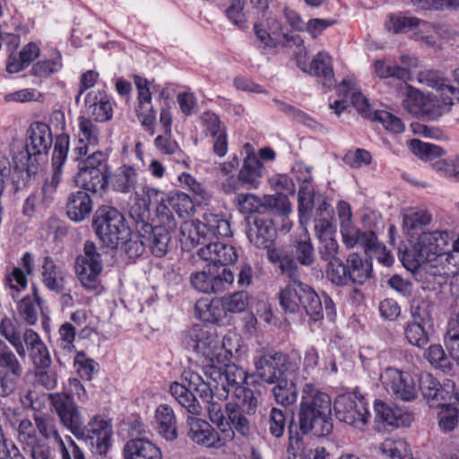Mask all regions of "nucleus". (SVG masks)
Listing matches in <instances>:
<instances>
[{"label":"nucleus","mask_w":459,"mask_h":459,"mask_svg":"<svg viewBox=\"0 0 459 459\" xmlns=\"http://www.w3.org/2000/svg\"><path fill=\"white\" fill-rule=\"evenodd\" d=\"M298 431L290 434L287 450L288 459H307L299 435L311 434L327 437L333 429L332 404L328 394L320 391L314 384L307 383L301 390V398L297 413ZM292 433V430H290Z\"/></svg>","instance_id":"obj_1"},{"label":"nucleus","mask_w":459,"mask_h":459,"mask_svg":"<svg viewBox=\"0 0 459 459\" xmlns=\"http://www.w3.org/2000/svg\"><path fill=\"white\" fill-rule=\"evenodd\" d=\"M169 391L175 400L192 415L186 418V436L192 442L206 448L221 449L234 440L235 434L230 426L216 430L206 420L194 417L201 415L203 408L189 388L175 382Z\"/></svg>","instance_id":"obj_2"},{"label":"nucleus","mask_w":459,"mask_h":459,"mask_svg":"<svg viewBox=\"0 0 459 459\" xmlns=\"http://www.w3.org/2000/svg\"><path fill=\"white\" fill-rule=\"evenodd\" d=\"M449 240L450 236L446 230L422 232L413 248L416 258L410 260V255H405L403 259V265L411 272L425 265L429 274L430 271L451 265L453 255L445 251Z\"/></svg>","instance_id":"obj_3"},{"label":"nucleus","mask_w":459,"mask_h":459,"mask_svg":"<svg viewBox=\"0 0 459 459\" xmlns=\"http://www.w3.org/2000/svg\"><path fill=\"white\" fill-rule=\"evenodd\" d=\"M156 220L155 226L150 224L148 220L134 221V229L138 237L145 239L146 247L152 254L162 257L169 251L171 232L176 230L177 221L164 206L156 208Z\"/></svg>","instance_id":"obj_4"},{"label":"nucleus","mask_w":459,"mask_h":459,"mask_svg":"<svg viewBox=\"0 0 459 459\" xmlns=\"http://www.w3.org/2000/svg\"><path fill=\"white\" fill-rule=\"evenodd\" d=\"M93 227L101 242L110 248H117L131 236L123 214L110 206L97 210Z\"/></svg>","instance_id":"obj_5"},{"label":"nucleus","mask_w":459,"mask_h":459,"mask_svg":"<svg viewBox=\"0 0 459 459\" xmlns=\"http://www.w3.org/2000/svg\"><path fill=\"white\" fill-rule=\"evenodd\" d=\"M371 276V263L356 253L349 255L345 263L333 262L326 270L327 279L337 286L363 285Z\"/></svg>","instance_id":"obj_6"},{"label":"nucleus","mask_w":459,"mask_h":459,"mask_svg":"<svg viewBox=\"0 0 459 459\" xmlns=\"http://www.w3.org/2000/svg\"><path fill=\"white\" fill-rule=\"evenodd\" d=\"M253 364L254 375L269 385L298 368L296 364L291 363L287 354L273 350L257 351L253 358Z\"/></svg>","instance_id":"obj_7"},{"label":"nucleus","mask_w":459,"mask_h":459,"mask_svg":"<svg viewBox=\"0 0 459 459\" xmlns=\"http://www.w3.org/2000/svg\"><path fill=\"white\" fill-rule=\"evenodd\" d=\"M0 334L13 347L21 359H24L43 342L33 329L23 327L18 321L9 317L2 319Z\"/></svg>","instance_id":"obj_8"},{"label":"nucleus","mask_w":459,"mask_h":459,"mask_svg":"<svg viewBox=\"0 0 459 459\" xmlns=\"http://www.w3.org/2000/svg\"><path fill=\"white\" fill-rule=\"evenodd\" d=\"M189 281L192 287L199 292L218 293L232 285L234 274L227 267L207 264L203 270L192 273Z\"/></svg>","instance_id":"obj_9"},{"label":"nucleus","mask_w":459,"mask_h":459,"mask_svg":"<svg viewBox=\"0 0 459 459\" xmlns=\"http://www.w3.org/2000/svg\"><path fill=\"white\" fill-rule=\"evenodd\" d=\"M77 438L90 443L92 452L106 455L111 446L113 426L111 420L104 414L91 416L86 424H83Z\"/></svg>","instance_id":"obj_10"},{"label":"nucleus","mask_w":459,"mask_h":459,"mask_svg":"<svg viewBox=\"0 0 459 459\" xmlns=\"http://www.w3.org/2000/svg\"><path fill=\"white\" fill-rule=\"evenodd\" d=\"M204 376L213 383V389L221 392L220 395L226 398L230 392L241 387L247 380V373L235 364L223 366L209 365L204 368Z\"/></svg>","instance_id":"obj_11"},{"label":"nucleus","mask_w":459,"mask_h":459,"mask_svg":"<svg viewBox=\"0 0 459 459\" xmlns=\"http://www.w3.org/2000/svg\"><path fill=\"white\" fill-rule=\"evenodd\" d=\"M69 150V137L62 134L56 136L54 152L52 156L53 172L50 178H48L41 189V204L48 207L53 201L56 189L62 178V167L66 160Z\"/></svg>","instance_id":"obj_12"},{"label":"nucleus","mask_w":459,"mask_h":459,"mask_svg":"<svg viewBox=\"0 0 459 459\" xmlns=\"http://www.w3.org/2000/svg\"><path fill=\"white\" fill-rule=\"evenodd\" d=\"M333 409L340 421L356 429H362L368 422L369 412L363 398L350 394L339 395Z\"/></svg>","instance_id":"obj_13"},{"label":"nucleus","mask_w":459,"mask_h":459,"mask_svg":"<svg viewBox=\"0 0 459 459\" xmlns=\"http://www.w3.org/2000/svg\"><path fill=\"white\" fill-rule=\"evenodd\" d=\"M48 397L61 424L78 437L82 433L83 420L74 398L65 393L49 394Z\"/></svg>","instance_id":"obj_14"},{"label":"nucleus","mask_w":459,"mask_h":459,"mask_svg":"<svg viewBox=\"0 0 459 459\" xmlns=\"http://www.w3.org/2000/svg\"><path fill=\"white\" fill-rule=\"evenodd\" d=\"M342 212L339 215L342 220L341 233L344 244L351 248L359 246L368 254L370 248H382L376 234L371 230L362 231L351 225V213L346 203L341 205Z\"/></svg>","instance_id":"obj_15"},{"label":"nucleus","mask_w":459,"mask_h":459,"mask_svg":"<svg viewBox=\"0 0 459 459\" xmlns=\"http://www.w3.org/2000/svg\"><path fill=\"white\" fill-rule=\"evenodd\" d=\"M380 379L386 392L396 399L409 402L417 396L414 380L407 372L387 368L380 375Z\"/></svg>","instance_id":"obj_16"},{"label":"nucleus","mask_w":459,"mask_h":459,"mask_svg":"<svg viewBox=\"0 0 459 459\" xmlns=\"http://www.w3.org/2000/svg\"><path fill=\"white\" fill-rule=\"evenodd\" d=\"M185 341L190 348L208 359L212 363H219V353L221 351V347L220 338L216 334L196 325L187 331Z\"/></svg>","instance_id":"obj_17"},{"label":"nucleus","mask_w":459,"mask_h":459,"mask_svg":"<svg viewBox=\"0 0 459 459\" xmlns=\"http://www.w3.org/2000/svg\"><path fill=\"white\" fill-rule=\"evenodd\" d=\"M386 28L394 33H403L414 30V28H418L421 32H430L429 35H421L426 45L435 47L437 44V31L435 26L432 23L421 21L416 17L402 14L391 15L389 21L386 22Z\"/></svg>","instance_id":"obj_18"},{"label":"nucleus","mask_w":459,"mask_h":459,"mask_svg":"<svg viewBox=\"0 0 459 459\" xmlns=\"http://www.w3.org/2000/svg\"><path fill=\"white\" fill-rule=\"evenodd\" d=\"M197 255L204 261L210 262L209 265H221L235 263L238 259L236 248L223 241L209 238L204 247L197 250Z\"/></svg>","instance_id":"obj_19"},{"label":"nucleus","mask_w":459,"mask_h":459,"mask_svg":"<svg viewBox=\"0 0 459 459\" xmlns=\"http://www.w3.org/2000/svg\"><path fill=\"white\" fill-rule=\"evenodd\" d=\"M338 94L341 99L330 104V108L334 109L337 115H340L348 104L352 105L362 116L368 115V100L356 87L355 82L343 80L338 87Z\"/></svg>","instance_id":"obj_20"},{"label":"nucleus","mask_w":459,"mask_h":459,"mask_svg":"<svg viewBox=\"0 0 459 459\" xmlns=\"http://www.w3.org/2000/svg\"><path fill=\"white\" fill-rule=\"evenodd\" d=\"M135 203L129 211L130 218L134 221L149 219V206L152 204H161L165 202L167 195L155 188L146 186H142L139 190L134 191Z\"/></svg>","instance_id":"obj_21"},{"label":"nucleus","mask_w":459,"mask_h":459,"mask_svg":"<svg viewBox=\"0 0 459 459\" xmlns=\"http://www.w3.org/2000/svg\"><path fill=\"white\" fill-rule=\"evenodd\" d=\"M247 236L251 244L258 248L272 249L276 237V230L271 219L255 217L248 223Z\"/></svg>","instance_id":"obj_22"},{"label":"nucleus","mask_w":459,"mask_h":459,"mask_svg":"<svg viewBox=\"0 0 459 459\" xmlns=\"http://www.w3.org/2000/svg\"><path fill=\"white\" fill-rule=\"evenodd\" d=\"M53 143L49 126L42 122H35L28 129L26 144L32 155L47 154Z\"/></svg>","instance_id":"obj_23"},{"label":"nucleus","mask_w":459,"mask_h":459,"mask_svg":"<svg viewBox=\"0 0 459 459\" xmlns=\"http://www.w3.org/2000/svg\"><path fill=\"white\" fill-rule=\"evenodd\" d=\"M100 131L98 126L89 118L79 117L78 143L74 149L75 160H79L94 149L99 143Z\"/></svg>","instance_id":"obj_24"},{"label":"nucleus","mask_w":459,"mask_h":459,"mask_svg":"<svg viewBox=\"0 0 459 459\" xmlns=\"http://www.w3.org/2000/svg\"><path fill=\"white\" fill-rule=\"evenodd\" d=\"M397 93L403 99V108L414 116L423 113H431V109L425 101L424 95L418 90L410 86L407 82L397 83Z\"/></svg>","instance_id":"obj_25"},{"label":"nucleus","mask_w":459,"mask_h":459,"mask_svg":"<svg viewBox=\"0 0 459 459\" xmlns=\"http://www.w3.org/2000/svg\"><path fill=\"white\" fill-rule=\"evenodd\" d=\"M124 459H161L158 446L145 437L127 440L123 447Z\"/></svg>","instance_id":"obj_26"},{"label":"nucleus","mask_w":459,"mask_h":459,"mask_svg":"<svg viewBox=\"0 0 459 459\" xmlns=\"http://www.w3.org/2000/svg\"><path fill=\"white\" fill-rule=\"evenodd\" d=\"M210 236L206 233L203 221H186L180 226V243L186 250L201 246L204 247Z\"/></svg>","instance_id":"obj_27"},{"label":"nucleus","mask_w":459,"mask_h":459,"mask_svg":"<svg viewBox=\"0 0 459 459\" xmlns=\"http://www.w3.org/2000/svg\"><path fill=\"white\" fill-rule=\"evenodd\" d=\"M195 313L199 319L210 323H220L227 317L223 301L218 299H198L195 305Z\"/></svg>","instance_id":"obj_28"},{"label":"nucleus","mask_w":459,"mask_h":459,"mask_svg":"<svg viewBox=\"0 0 459 459\" xmlns=\"http://www.w3.org/2000/svg\"><path fill=\"white\" fill-rule=\"evenodd\" d=\"M92 202L85 191L72 193L66 204L67 216L74 221H82L91 214Z\"/></svg>","instance_id":"obj_29"},{"label":"nucleus","mask_w":459,"mask_h":459,"mask_svg":"<svg viewBox=\"0 0 459 459\" xmlns=\"http://www.w3.org/2000/svg\"><path fill=\"white\" fill-rule=\"evenodd\" d=\"M306 73L321 78L323 83L328 88L334 85L332 58L326 52L317 53L308 64Z\"/></svg>","instance_id":"obj_30"},{"label":"nucleus","mask_w":459,"mask_h":459,"mask_svg":"<svg viewBox=\"0 0 459 459\" xmlns=\"http://www.w3.org/2000/svg\"><path fill=\"white\" fill-rule=\"evenodd\" d=\"M155 419L159 433L167 440L178 437L177 418L173 409L168 404H160L155 411Z\"/></svg>","instance_id":"obj_31"},{"label":"nucleus","mask_w":459,"mask_h":459,"mask_svg":"<svg viewBox=\"0 0 459 459\" xmlns=\"http://www.w3.org/2000/svg\"><path fill=\"white\" fill-rule=\"evenodd\" d=\"M303 285L302 281L294 279L279 292V303L285 313L300 312V295Z\"/></svg>","instance_id":"obj_32"},{"label":"nucleus","mask_w":459,"mask_h":459,"mask_svg":"<svg viewBox=\"0 0 459 459\" xmlns=\"http://www.w3.org/2000/svg\"><path fill=\"white\" fill-rule=\"evenodd\" d=\"M136 170L131 166H121L110 175L109 185L117 192L127 194L136 190L137 183Z\"/></svg>","instance_id":"obj_33"},{"label":"nucleus","mask_w":459,"mask_h":459,"mask_svg":"<svg viewBox=\"0 0 459 459\" xmlns=\"http://www.w3.org/2000/svg\"><path fill=\"white\" fill-rule=\"evenodd\" d=\"M40 53L39 46L34 42L25 45L19 53L12 52L9 56L6 69L9 73H18L30 65Z\"/></svg>","instance_id":"obj_34"},{"label":"nucleus","mask_w":459,"mask_h":459,"mask_svg":"<svg viewBox=\"0 0 459 459\" xmlns=\"http://www.w3.org/2000/svg\"><path fill=\"white\" fill-rule=\"evenodd\" d=\"M267 258L281 270V273L291 280L297 279L299 265L291 254L281 248H273L267 251Z\"/></svg>","instance_id":"obj_35"},{"label":"nucleus","mask_w":459,"mask_h":459,"mask_svg":"<svg viewBox=\"0 0 459 459\" xmlns=\"http://www.w3.org/2000/svg\"><path fill=\"white\" fill-rule=\"evenodd\" d=\"M108 169L78 172V182L86 191L101 194L109 184Z\"/></svg>","instance_id":"obj_36"},{"label":"nucleus","mask_w":459,"mask_h":459,"mask_svg":"<svg viewBox=\"0 0 459 459\" xmlns=\"http://www.w3.org/2000/svg\"><path fill=\"white\" fill-rule=\"evenodd\" d=\"M305 312L313 321L323 318L322 300L317 293L307 284L304 283L300 295V312Z\"/></svg>","instance_id":"obj_37"},{"label":"nucleus","mask_w":459,"mask_h":459,"mask_svg":"<svg viewBox=\"0 0 459 459\" xmlns=\"http://www.w3.org/2000/svg\"><path fill=\"white\" fill-rule=\"evenodd\" d=\"M263 165L255 156H247L238 175L246 189L257 188L262 177Z\"/></svg>","instance_id":"obj_38"},{"label":"nucleus","mask_w":459,"mask_h":459,"mask_svg":"<svg viewBox=\"0 0 459 459\" xmlns=\"http://www.w3.org/2000/svg\"><path fill=\"white\" fill-rule=\"evenodd\" d=\"M221 392H216L215 389L211 391V394L208 398H203L207 403V413L210 420L218 428L225 429L226 426H230L229 422L226 421L225 404L222 399L223 396L220 395Z\"/></svg>","instance_id":"obj_39"},{"label":"nucleus","mask_w":459,"mask_h":459,"mask_svg":"<svg viewBox=\"0 0 459 459\" xmlns=\"http://www.w3.org/2000/svg\"><path fill=\"white\" fill-rule=\"evenodd\" d=\"M161 206L166 207L171 216H173V212H175L180 218L188 216L195 211L194 203L189 195L179 192L168 195L165 202L159 204L156 208Z\"/></svg>","instance_id":"obj_40"},{"label":"nucleus","mask_w":459,"mask_h":459,"mask_svg":"<svg viewBox=\"0 0 459 459\" xmlns=\"http://www.w3.org/2000/svg\"><path fill=\"white\" fill-rule=\"evenodd\" d=\"M37 157V155H32L26 143L15 144L13 147V165L20 171H26L29 175L36 173L38 169Z\"/></svg>","instance_id":"obj_41"},{"label":"nucleus","mask_w":459,"mask_h":459,"mask_svg":"<svg viewBox=\"0 0 459 459\" xmlns=\"http://www.w3.org/2000/svg\"><path fill=\"white\" fill-rule=\"evenodd\" d=\"M136 114L142 126L147 132L153 135L155 133L154 124L156 121V111L152 105L151 93L145 91L138 96Z\"/></svg>","instance_id":"obj_42"},{"label":"nucleus","mask_w":459,"mask_h":459,"mask_svg":"<svg viewBox=\"0 0 459 459\" xmlns=\"http://www.w3.org/2000/svg\"><path fill=\"white\" fill-rule=\"evenodd\" d=\"M42 279L45 286L50 290H64L65 277L63 272L56 265L51 257H45L42 264Z\"/></svg>","instance_id":"obj_43"},{"label":"nucleus","mask_w":459,"mask_h":459,"mask_svg":"<svg viewBox=\"0 0 459 459\" xmlns=\"http://www.w3.org/2000/svg\"><path fill=\"white\" fill-rule=\"evenodd\" d=\"M273 385L274 386L272 392L277 403L289 406L296 403L298 388L292 380H288L287 377L284 376Z\"/></svg>","instance_id":"obj_44"},{"label":"nucleus","mask_w":459,"mask_h":459,"mask_svg":"<svg viewBox=\"0 0 459 459\" xmlns=\"http://www.w3.org/2000/svg\"><path fill=\"white\" fill-rule=\"evenodd\" d=\"M203 224L208 236L214 239L221 237L231 236L230 222L222 215L212 212L204 213L203 216Z\"/></svg>","instance_id":"obj_45"},{"label":"nucleus","mask_w":459,"mask_h":459,"mask_svg":"<svg viewBox=\"0 0 459 459\" xmlns=\"http://www.w3.org/2000/svg\"><path fill=\"white\" fill-rule=\"evenodd\" d=\"M33 420L37 428V433L39 432L43 438L51 439L59 445H63L54 416L48 413H35Z\"/></svg>","instance_id":"obj_46"},{"label":"nucleus","mask_w":459,"mask_h":459,"mask_svg":"<svg viewBox=\"0 0 459 459\" xmlns=\"http://www.w3.org/2000/svg\"><path fill=\"white\" fill-rule=\"evenodd\" d=\"M226 421L229 422L232 429L242 436H247L250 433L249 420L243 414L240 405L235 403L225 404Z\"/></svg>","instance_id":"obj_47"},{"label":"nucleus","mask_w":459,"mask_h":459,"mask_svg":"<svg viewBox=\"0 0 459 459\" xmlns=\"http://www.w3.org/2000/svg\"><path fill=\"white\" fill-rule=\"evenodd\" d=\"M226 421L229 422L232 429L242 436H247L250 433L249 420L243 414L240 405L235 403L225 404Z\"/></svg>","instance_id":"obj_48"},{"label":"nucleus","mask_w":459,"mask_h":459,"mask_svg":"<svg viewBox=\"0 0 459 459\" xmlns=\"http://www.w3.org/2000/svg\"><path fill=\"white\" fill-rule=\"evenodd\" d=\"M226 421L229 422L232 429L242 436H247L250 433L249 420L243 414L240 405L235 403L225 404Z\"/></svg>","instance_id":"obj_49"},{"label":"nucleus","mask_w":459,"mask_h":459,"mask_svg":"<svg viewBox=\"0 0 459 459\" xmlns=\"http://www.w3.org/2000/svg\"><path fill=\"white\" fill-rule=\"evenodd\" d=\"M93 265L91 269L102 271L101 255L98 251L96 245L91 241H86L83 246V253L76 257L75 271H80L85 274V265Z\"/></svg>","instance_id":"obj_50"},{"label":"nucleus","mask_w":459,"mask_h":459,"mask_svg":"<svg viewBox=\"0 0 459 459\" xmlns=\"http://www.w3.org/2000/svg\"><path fill=\"white\" fill-rule=\"evenodd\" d=\"M380 450L385 459H412L408 444L402 438H386Z\"/></svg>","instance_id":"obj_51"},{"label":"nucleus","mask_w":459,"mask_h":459,"mask_svg":"<svg viewBox=\"0 0 459 459\" xmlns=\"http://www.w3.org/2000/svg\"><path fill=\"white\" fill-rule=\"evenodd\" d=\"M441 91L440 94L436 97L433 100V107H437V109L431 110L432 117H439L442 114L446 113L450 110V107L454 104V100L459 101V90L446 84Z\"/></svg>","instance_id":"obj_52"},{"label":"nucleus","mask_w":459,"mask_h":459,"mask_svg":"<svg viewBox=\"0 0 459 459\" xmlns=\"http://www.w3.org/2000/svg\"><path fill=\"white\" fill-rule=\"evenodd\" d=\"M375 74L381 79L394 78L401 82H407L410 79V72L407 68L401 67L390 62L377 60L374 64Z\"/></svg>","instance_id":"obj_53"},{"label":"nucleus","mask_w":459,"mask_h":459,"mask_svg":"<svg viewBox=\"0 0 459 459\" xmlns=\"http://www.w3.org/2000/svg\"><path fill=\"white\" fill-rule=\"evenodd\" d=\"M375 411L377 417L383 422L396 428L404 426L409 419V416L403 415L400 410H394L381 401L375 403Z\"/></svg>","instance_id":"obj_54"},{"label":"nucleus","mask_w":459,"mask_h":459,"mask_svg":"<svg viewBox=\"0 0 459 459\" xmlns=\"http://www.w3.org/2000/svg\"><path fill=\"white\" fill-rule=\"evenodd\" d=\"M295 258L299 264L310 266L315 262L314 247L307 233H304L293 243Z\"/></svg>","instance_id":"obj_55"},{"label":"nucleus","mask_w":459,"mask_h":459,"mask_svg":"<svg viewBox=\"0 0 459 459\" xmlns=\"http://www.w3.org/2000/svg\"><path fill=\"white\" fill-rule=\"evenodd\" d=\"M107 160L108 155L105 152L91 149L87 155L76 160L78 161V172L108 169Z\"/></svg>","instance_id":"obj_56"},{"label":"nucleus","mask_w":459,"mask_h":459,"mask_svg":"<svg viewBox=\"0 0 459 459\" xmlns=\"http://www.w3.org/2000/svg\"><path fill=\"white\" fill-rule=\"evenodd\" d=\"M459 403V393L455 390V385L452 380H446L440 385L437 398H434L431 407L455 406Z\"/></svg>","instance_id":"obj_57"},{"label":"nucleus","mask_w":459,"mask_h":459,"mask_svg":"<svg viewBox=\"0 0 459 459\" xmlns=\"http://www.w3.org/2000/svg\"><path fill=\"white\" fill-rule=\"evenodd\" d=\"M290 212V204L288 197L282 194L263 196L262 213L286 215Z\"/></svg>","instance_id":"obj_58"},{"label":"nucleus","mask_w":459,"mask_h":459,"mask_svg":"<svg viewBox=\"0 0 459 459\" xmlns=\"http://www.w3.org/2000/svg\"><path fill=\"white\" fill-rule=\"evenodd\" d=\"M0 367L6 369L4 373L14 377H21L23 368L16 355L0 340Z\"/></svg>","instance_id":"obj_59"},{"label":"nucleus","mask_w":459,"mask_h":459,"mask_svg":"<svg viewBox=\"0 0 459 459\" xmlns=\"http://www.w3.org/2000/svg\"><path fill=\"white\" fill-rule=\"evenodd\" d=\"M15 430L17 433V439L22 445L24 450H26L27 446L36 444L39 439L36 425H34L28 418L20 420L15 427Z\"/></svg>","instance_id":"obj_60"},{"label":"nucleus","mask_w":459,"mask_h":459,"mask_svg":"<svg viewBox=\"0 0 459 459\" xmlns=\"http://www.w3.org/2000/svg\"><path fill=\"white\" fill-rule=\"evenodd\" d=\"M184 379L188 383L189 388L195 389L201 398H208L211 391L213 390V383L208 379L204 381L203 377L196 372L192 370H185L183 372Z\"/></svg>","instance_id":"obj_61"},{"label":"nucleus","mask_w":459,"mask_h":459,"mask_svg":"<svg viewBox=\"0 0 459 459\" xmlns=\"http://www.w3.org/2000/svg\"><path fill=\"white\" fill-rule=\"evenodd\" d=\"M221 351L219 353V364L230 361L240 350V339L235 334H227L220 339Z\"/></svg>","instance_id":"obj_62"},{"label":"nucleus","mask_w":459,"mask_h":459,"mask_svg":"<svg viewBox=\"0 0 459 459\" xmlns=\"http://www.w3.org/2000/svg\"><path fill=\"white\" fill-rule=\"evenodd\" d=\"M411 151L422 160H431L433 158L441 157L444 150L435 144L423 143L420 140L413 139L410 142Z\"/></svg>","instance_id":"obj_63"},{"label":"nucleus","mask_w":459,"mask_h":459,"mask_svg":"<svg viewBox=\"0 0 459 459\" xmlns=\"http://www.w3.org/2000/svg\"><path fill=\"white\" fill-rule=\"evenodd\" d=\"M75 328L71 323H64L58 329L57 348L65 354L74 351Z\"/></svg>","instance_id":"obj_64"}]
</instances>
